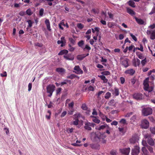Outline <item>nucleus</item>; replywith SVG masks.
I'll use <instances>...</instances> for the list:
<instances>
[{"mask_svg": "<svg viewBox=\"0 0 155 155\" xmlns=\"http://www.w3.org/2000/svg\"><path fill=\"white\" fill-rule=\"evenodd\" d=\"M106 137L105 133H101L99 131L92 132L91 134V139L94 141H97L101 139H104Z\"/></svg>", "mask_w": 155, "mask_h": 155, "instance_id": "f257e3e1", "label": "nucleus"}, {"mask_svg": "<svg viewBox=\"0 0 155 155\" xmlns=\"http://www.w3.org/2000/svg\"><path fill=\"white\" fill-rule=\"evenodd\" d=\"M55 86L52 84H50L47 86V92L49 94L48 95V97H51V96L53 92L55 90Z\"/></svg>", "mask_w": 155, "mask_h": 155, "instance_id": "f03ea898", "label": "nucleus"}, {"mask_svg": "<svg viewBox=\"0 0 155 155\" xmlns=\"http://www.w3.org/2000/svg\"><path fill=\"white\" fill-rule=\"evenodd\" d=\"M153 113V110L150 107L144 108L143 109L142 111V115L146 116L149 115Z\"/></svg>", "mask_w": 155, "mask_h": 155, "instance_id": "7ed1b4c3", "label": "nucleus"}, {"mask_svg": "<svg viewBox=\"0 0 155 155\" xmlns=\"http://www.w3.org/2000/svg\"><path fill=\"white\" fill-rule=\"evenodd\" d=\"M149 126V123L146 119L143 120L141 122V127L143 128L147 129L148 128Z\"/></svg>", "mask_w": 155, "mask_h": 155, "instance_id": "20e7f679", "label": "nucleus"}, {"mask_svg": "<svg viewBox=\"0 0 155 155\" xmlns=\"http://www.w3.org/2000/svg\"><path fill=\"white\" fill-rule=\"evenodd\" d=\"M143 95L140 93H135L133 95L134 99L137 100H141L143 99Z\"/></svg>", "mask_w": 155, "mask_h": 155, "instance_id": "39448f33", "label": "nucleus"}, {"mask_svg": "<svg viewBox=\"0 0 155 155\" xmlns=\"http://www.w3.org/2000/svg\"><path fill=\"white\" fill-rule=\"evenodd\" d=\"M140 151V148L138 146H135L134 148L132 149L131 153L132 155H138Z\"/></svg>", "mask_w": 155, "mask_h": 155, "instance_id": "423d86ee", "label": "nucleus"}, {"mask_svg": "<svg viewBox=\"0 0 155 155\" xmlns=\"http://www.w3.org/2000/svg\"><path fill=\"white\" fill-rule=\"evenodd\" d=\"M130 148H124L122 149H120L121 153L125 155H128L130 152Z\"/></svg>", "mask_w": 155, "mask_h": 155, "instance_id": "0eeeda50", "label": "nucleus"}, {"mask_svg": "<svg viewBox=\"0 0 155 155\" xmlns=\"http://www.w3.org/2000/svg\"><path fill=\"white\" fill-rule=\"evenodd\" d=\"M139 139L137 136H134L130 139V143L132 144H134L138 141Z\"/></svg>", "mask_w": 155, "mask_h": 155, "instance_id": "6e6552de", "label": "nucleus"}, {"mask_svg": "<svg viewBox=\"0 0 155 155\" xmlns=\"http://www.w3.org/2000/svg\"><path fill=\"white\" fill-rule=\"evenodd\" d=\"M129 60L128 58H125L122 61V65L125 68H127L129 66L128 62Z\"/></svg>", "mask_w": 155, "mask_h": 155, "instance_id": "1a4fd4ad", "label": "nucleus"}, {"mask_svg": "<svg viewBox=\"0 0 155 155\" xmlns=\"http://www.w3.org/2000/svg\"><path fill=\"white\" fill-rule=\"evenodd\" d=\"M64 57L67 60L72 61L74 59V56L71 54H68L67 55H64Z\"/></svg>", "mask_w": 155, "mask_h": 155, "instance_id": "9d476101", "label": "nucleus"}, {"mask_svg": "<svg viewBox=\"0 0 155 155\" xmlns=\"http://www.w3.org/2000/svg\"><path fill=\"white\" fill-rule=\"evenodd\" d=\"M142 151L143 152L142 154V155H150L149 152L146 147H142Z\"/></svg>", "mask_w": 155, "mask_h": 155, "instance_id": "9b49d317", "label": "nucleus"}, {"mask_svg": "<svg viewBox=\"0 0 155 155\" xmlns=\"http://www.w3.org/2000/svg\"><path fill=\"white\" fill-rule=\"evenodd\" d=\"M74 69L77 71L78 74H82L83 73V71L80 69L79 66H76L74 68Z\"/></svg>", "mask_w": 155, "mask_h": 155, "instance_id": "f8f14e48", "label": "nucleus"}, {"mask_svg": "<svg viewBox=\"0 0 155 155\" xmlns=\"http://www.w3.org/2000/svg\"><path fill=\"white\" fill-rule=\"evenodd\" d=\"M90 123L87 122L85 124V125L84 126V128L85 129L88 130H91V127Z\"/></svg>", "mask_w": 155, "mask_h": 155, "instance_id": "ddd939ff", "label": "nucleus"}, {"mask_svg": "<svg viewBox=\"0 0 155 155\" xmlns=\"http://www.w3.org/2000/svg\"><path fill=\"white\" fill-rule=\"evenodd\" d=\"M147 143L150 145L153 146L154 144V142L153 140L150 137H149L148 138V140H147Z\"/></svg>", "mask_w": 155, "mask_h": 155, "instance_id": "4468645a", "label": "nucleus"}, {"mask_svg": "<svg viewBox=\"0 0 155 155\" xmlns=\"http://www.w3.org/2000/svg\"><path fill=\"white\" fill-rule=\"evenodd\" d=\"M135 71L133 69H130L126 70L125 71V74H129L130 75H133L135 73Z\"/></svg>", "mask_w": 155, "mask_h": 155, "instance_id": "2eb2a0df", "label": "nucleus"}, {"mask_svg": "<svg viewBox=\"0 0 155 155\" xmlns=\"http://www.w3.org/2000/svg\"><path fill=\"white\" fill-rule=\"evenodd\" d=\"M45 23L46 25L47 29L50 31L51 30L50 28V23L49 20L46 19L45 21Z\"/></svg>", "mask_w": 155, "mask_h": 155, "instance_id": "dca6fc26", "label": "nucleus"}, {"mask_svg": "<svg viewBox=\"0 0 155 155\" xmlns=\"http://www.w3.org/2000/svg\"><path fill=\"white\" fill-rule=\"evenodd\" d=\"M127 12L131 15H134L136 14L134 11L129 8H127Z\"/></svg>", "mask_w": 155, "mask_h": 155, "instance_id": "f3484780", "label": "nucleus"}, {"mask_svg": "<svg viewBox=\"0 0 155 155\" xmlns=\"http://www.w3.org/2000/svg\"><path fill=\"white\" fill-rule=\"evenodd\" d=\"M56 71L60 74H64L65 72V70L62 68H58L56 69Z\"/></svg>", "mask_w": 155, "mask_h": 155, "instance_id": "a211bd4d", "label": "nucleus"}, {"mask_svg": "<svg viewBox=\"0 0 155 155\" xmlns=\"http://www.w3.org/2000/svg\"><path fill=\"white\" fill-rule=\"evenodd\" d=\"M135 20L140 25H143L144 24V22L143 20L140 18H138L135 17Z\"/></svg>", "mask_w": 155, "mask_h": 155, "instance_id": "6ab92c4d", "label": "nucleus"}, {"mask_svg": "<svg viewBox=\"0 0 155 155\" xmlns=\"http://www.w3.org/2000/svg\"><path fill=\"white\" fill-rule=\"evenodd\" d=\"M136 54L139 58L141 59H143L144 58V57L143 56V54L140 52H136Z\"/></svg>", "mask_w": 155, "mask_h": 155, "instance_id": "aec40b11", "label": "nucleus"}, {"mask_svg": "<svg viewBox=\"0 0 155 155\" xmlns=\"http://www.w3.org/2000/svg\"><path fill=\"white\" fill-rule=\"evenodd\" d=\"M68 51L66 50H63L61 51L58 54L59 55H62L63 54H66L68 53Z\"/></svg>", "mask_w": 155, "mask_h": 155, "instance_id": "412c9836", "label": "nucleus"}, {"mask_svg": "<svg viewBox=\"0 0 155 155\" xmlns=\"http://www.w3.org/2000/svg\"><path fill=\"white\" fill-rule=\"evenodd\" d=\"M128 4L129 5L133 8H135V2L132 0H130L128 2Z\"/></svg>", "mask_w": 155, "mask_h": 155, "instance_id": "4be33fe9", "label": "nucleus"}, {"mask_svg": "<svg viewBox=\"0 0 155 155\" xmlns=\"http://www.w3.org/2000/svg\"><path fill=\"white\" fill-rule=\"evenodd\" d=\"M114 91L113 93V94H115L116 96H117L119 94V90L116 87L114 88Z\"/></svg>", "mask_w": 155, "mask_h": 155, "instance_id": "5701e85b", "label": "nucleus"}, {"mask_svg": "<svg viewBox=\"0 0 155 155\" xmlns=\"http://www.w3.org/2000/svg\"><path fill=\"white\" fill-rule=\"evenodd\" d=\"M84 44V41L82 40H81L78 43V46L82 48H83V45Z\"/></svg>", "mask_w": 155, "mask_h": 155, "instance_id": "b1692460", "label": "nucleus"}, {"mask_svg": "<svg viewBox=\"0 0 155 155\" xmlns=\"http://www.w3.org/2000/svg\"><path fill=\"white\" fill-rule=\"evenodd\" d=\"M84 58L85 56H84V54L78 55L77 57L78 60L80 61L82 60Z\"/></svg>", "mask_w": 155, "mask_h": 155, "instance_id": "393cba45", "label": "nucleus"}, {"mask_svg": "<svg viewBox=\"0 0 155 155\" xmlns=\"http://www.w3.org/2000/svg\"><path fill=\"white\" fill-rule=\"evenodd\" d=\"M137 49L140 50V51H143V46L142 45H140V48H138V47L135 48L134 47V49L133 51V52H134Z\"/></svg>", "mask_w": 155, "mask_h": 155, "instance_id": "a878e982", "label": "nucleus"}, {"mask_svg": "<svg viewBox=\"0 0 155 155\" xmlns=\"http://www.w3.org/2000/svg\"><path fill=\"white\" fill-rule=\"evenodd\" d=\"M143 85L144 86V89L145 90H147L149 89V85L148 82H145L143 81Z\"/></svg>", "mask_w": 155, "mask_h": 155, "instance_id": "bb28decb", "label": "nucleus"}, {"mask_svg": "<svg viewBox=\"0 0 155 155\" xmlns=\"http://www.w3.org/2000/svg\"><path fill=\"white\" fill-rule=\"evenodd\" d=\"M150 38L152 40H154L155 39V30L153 31L151 33Z\"/></svg>", "mask_w": 155, "mask_h": 155, "instance_id": "cd10ccee", "label": "nucleus"}, {"mask_svg": "<svg viewBox=\"0 0 155 155\" xmlns=\"http://www.w3.org/2000/svg\"><path fill=\"white\" fill-rule=\"evenodd\" d=\"M26 14L29 16L31 15L33 13L30 8L28 9L26 11Z\"/></svg>", "mask_w": 155, "mask_h": 155, "instance_id": "c85d7f7f", "label": "nucleus"}, {"mask_svg": "<svg viewBox=\"0 0 155 155\" xmlns=\"http://www.w3.org/2000/svg\"><path fill=\"white\" fill-rule=\"evenodd\" d=\"M76 77H77L78 79L79 78L78 77H77V76L74 74H71L70 75L68 76L67 78H70L71 79H73Z\"/></svg>", "mask_w": 155, "mask_h": 155, "instance_id": "c756f323", "label": "nucleus"}, {"mask_svg": "<svg viewBox=\"0 0 155 155\" xmlns=\"http://www.w3.org/2000/svg\"><path fill=\"white\" fill-rule=\"evenodd\" d=\"M146 147L147 149L149 150L150 153H153V149L149 145H147Z\"/></svg>", "mask_w": 155, "mask_h": 155, "instance_id": "7c9ffc66", "label": "nucleus"}, {"mask_svg": "<svg viewBox=\"0 0 155 155\" xmlns=\"http://www.w3.org/2000/svg\"><path fill=\"white\" fill-rule=\"evenodd\" d=\"M81 108L84 110H88V108L87 107L85 104H82V105Z\"/></svg>", "mask_w": 155, "mask_h": 155, "instance_id": "2f4dec72", "label": "nucleus"}, {"mask_svg": "<svg viewBox=\"0 0 155 155\" xmlns=\"http://www.w3.org/2000/svg\"><path fill=\"white\" fill-rule=\"evenodd\" d=\"M101 74L104 75H108L110 74V73L108 71H106L102 72Z\"/></svg>", "mask_w": 155, "mask_h": 155, "instance_id": "473e14b6", "label": "nucleus"}, {"mask_svg": "<svg viewBox=\"0 0 155 155\" xmlns=\"http://www.w3.org/2000/svg\"><path fill=\"white\" fill-rule=\"evenodd\" d=\"M111 96V94L110 92H108L105 94L104 97L106 99H108Z\"/></svg>", "mask_w": 155, "mask_h": 155, "instance_id": "72a5a7b5", "label": "nucleus"}, {"mask_svg": "<svg viewBox=\"0 0 155 155\" xmlns=\"http://www.w3.org/2000/svg\"><path fill=\"white\" fill-rule=\"evenodd\" d=\"M110 154L111 155H117V151L114 150H112L110 152Z\"/></svg>", "mask_w": 155, "mask_h": 155, "instance_id": "f704fd0d", "label": "nucleus"}, {"mask_svg": "<svg viewBox=\"0 0 155 155\" xmlns=\"http://www.w3.org/2000/svg\"><path fill=\"white\" fill-rule=\"evenodd\" d=\"M57 43L58 44H61V47H63L65 45V44L64 43V41H63L58 40L57 41Z\"/></svg>", "mask_w": 155, "mask_h": 155, "instance_id": "c9c22d12", "label": "nucleus"}, {"mask_svg": "<svg viewBox=\"0 0 155 155\" xmlns=\"http://www.w3.org/2000/svg\"><path fill=\"white\" fill-rule=\"evenodd\" d=\"M27 22L28 23V27H31L32 26L33 22L30 20H28L27 21Z\"/></svg>", "mask_w": 155, "mask_h": 155, "instance_id": "e433bc0d", "label": "nucleus"}, {"mask_svg": "<svg viewBox=\"0 0 155 155\" xmlns=\"http://www.w3.org/2000/svg\"><path fill=\"white\" fill-rule=\"evenodd\" d=\"M154 13H155V4H154V6H153L151 12L149 13V15H151Z\"/></svg>", "mask_w": 155, "mask_h": 155, "instance_id": "4c0bfd02", "label": "nucleus"}, {"mask_svg": "<svg viewBox=\"0 0 155 155\" xmlns=\"http://www.w3.org/2000/svg\"><path fill=\"white\" fill-rule=\"evenodd\" d=\"M114 99H112L110 101L108 104L109 106H112L114 105Z\"/></svg>", "mask_w": 155, "mask_h": 155, "instance_id": "58836bf2", "label": "nucleus"}, {"mask_svg": "<svg viewBox=\"0 0 155 155\" xmlns=\"http://www.w3.org/2000/svg\"><path fill=\"white\" fill-rule=\"evenodd\" d=\"M147 63L146 58H145L143 60L141 61V63L143 66H144Z\"/></svg>", "mask_w": 155, "mask_h": 155, "instance_id": "ea45409f", "label": "nucleus"}, {"mask_svg": "<svg viewBox=\"0 0 155 155\" xmlns=\"http://www.w3.org/2000/svg\"><path fill=\"white\" fill-rule=\"evenodd\" d=\"M106 127L105 125H101L98 128H96V129L98 130H100L101 129H103Z\"/></svg>", "mask_w": 155, "mask_h": 155, "instance_id": "a19ab883", "label": "nucleus"}, {"mask_svg": "<svg viewBox=\"0 0 155 155\" xmlns=\"http://www.w3.org/2000/svg\"><path fill=\"white\" fill-rule=\"evenodd\" d=\"M69 41H70L71 43L73 45H74L75 44V41L72 38H69Z\"/></svg>", "mask_w": 155, "mask_h": 155, "instance_id": "79ce46f5", "label": "nucleus"}, {"mask_svg": "<svg viewBox=\"0 0 155 155\" xmlns=\"http://www.w3.org/2000/svg\"><path fill=\"white\" fill-rule=\"evenodd\" d=\"M130 35L132 38V39L135 41H137V39L136 38V37L132 33H130Z\"/></svg>", "mask_w": 155, "mask_h": 155, "instance_id": "37998d69", "label": "nucleus"}, {"mask_svg": "<svg viewBox=\"0 0 155 155\" xmlns=\"http://www.w3.org/2000/svg\"><path fill=\"white\" fill-rule=\"evenodd\" d=\"M150 130L152 134H155V127H150Z\"/></svg>", "mask_w": 155, "mask_h": 155, "instance_id": "c03bdc74", "label": "nucleus"}, {"mask_svg": "<svg viewBox=\"0 0 155 155\" xmlns=\"http://www.w3.org/2000/svg\"><path fill=\"white\" fill-rule=\"evenodd\" d=\"M69 82L70 83H71V81L68 80H65L63 82H62L61 83V86L64 85V84H66L67 82Z\"/></svg>", "mask_w": 155, "mask_h": 155, "instance_id": "a18cd8bd", "label": "nucleus"}, {"mask_svg": "<svg viewBox=\"0 0 155 155\" xmlns=\"http://www.w3.org/2000/svg\"><path fill=\"white\" fill-rule=\"evenodd\" d=\"M78 27L80 29H82L84 28L83 25L81 23H78L77 25Z\"/></svg>", "mask_w": 155, "mask_h": 155, "instance_id": "49530a36", "label": "nucleus"}, {"mask_svg": "<svg viewBox=\"0 0 155 155\" xmlns=\"http://www.w3.org/2000/svg\"><path fill=\"white\" fill-rule=\"evenodd\" d=\"M93 121L94 123H97V124H99L100 122V120H99L97 119L96 118L93 119Z\"/></svg>", "mask_w": 155, "mask_h": 155, "instance_id": "de8ad7c7", "label": "nucleus"}, {"mask_svg": "<svg viewBox=\"0 0 155 155\" xmlns=\"http://www.w3.org/2000/svg\"><path fill=\"white\" fill-rule=\"evenodd\" d=\"M153 87H153V85L152 86L150 87H149V89L148 90H146V91H148L149 92H151L153 91Z\"/></svg>", "mask_w": 155, "mask_h": 155, "instance_id": "09e8293b", "label": "nucleus"}, {"mask_svg": "<svg viewBox=\"0 0 155 155\" xmlns=\"http://www.w3.org/2000/svg\"><path fill=\"white\" fill-rule=\"evenodd\" d=\"M78 119H76L75 120L73 121V124L74 125H77L78 124Z\"/></svg>", "mask_w": 155, "mask_h": 155, "instance_id": "8fccbe9b", "label": "nucleus"}, {"mask_svg": "<svg viewBox=\"0 0 155 155\" xmlns=\"http://www.w3.org/2000/svg\"><path fill=\"white\" fill-rule=\"evenodd\" d=\"M84 50L85 49H86L89 51L91 49V48L90 47H89L87 45H85V47L83 48Z\"/></svg>", "mask_w": 155, "mask_h": 155, "instance_id": "3c124183", "label": "nucleus"}, {"mask_svg": "<svg viewBox=\"0 0 155 155\" xmlns=\"http://www.w3.org/2000/svg\"><path fill=\"white\" fill-rule=\"evenodd\" d=\"M120 122L124 124H127L126 120L124 119H121Z\"/></svg>", "mask_w": 155, "mask_h": 155, "instance_id": "603ef678", "label": "nucleus"}, {"mask_svg": "<svg viewBox=\"0 0 155 155\" xmlns=\"http://www.w3.org/2000/svg\"><path fill=\"white\" fill-rule=\"evenodd\" d=\"M39 15L40 16H42L43 15L44 13V9L41 8L39 11Z\"/></svg>", "mask_w": 155, "mask_h": 155, "instance_id": "864d4df0", "label": "nucleus"}, {"mask_svg": "<svg viewBox=\"0 0 155 155\" xmlns=\"http://www.w3.org/2000/svg\"><path fill=\"white\" fill-rule=\"evenodd\" d=\"M133 114V112H130V113H127L126 115H125L124 117H129L130 116L132 115Z\"/></svg>", "mask_w": 155, "mask_h": 155, "instance_id": "5fc2aeb1", "label": "nucleus"}, {"mask_svg": "<svg viewBox=\"0 0 155 155\" xmlns=\"http://www.w3.org/2000/svg\"><path fill=\"white\" fill-rule=\"evenodd\" d=\"M133 63L134 66L136 67L137 65L136 60L135 58H134L133 60Z\"/></svg>", "mask_w": 155, "mask_h": 155, "instance_id": "6e6d98bb", "label": "nucleus"}, {"mask_svg": "<svg viewBox=\"0 0 155 155\" xmlns=\"http://www.w3.org/2000/svg\"><path fill=\"white\" fill-rule=\"evenodd\" d=\"M120 81L121 83L122 84H123L125 82V79L124 78L121 77L120 78Z\"/></svg>", "mask_w": 155, "mask_h": 155, "instance_id": "4d7b16f0", "label": "nucleus"}, {"mask_svg": "<svg viewBox=\"0 0 155 155\" xmlns=\"http://www.w3.org/2000/svg\"><path fill=\"white\" fill-rule=\"evenodd\" d=\"M104 92L103 91H101L99 92L97 94V97L99 98V96L101 94H102L104 93Z\"/></svg>", "mask_w": 155, "mask_h": 155, "instance_id": "13d9d810", "label": "nucleus"}, {"mask_svg": "<svg viewBox=\"0 0 155 155\" xmlns=\"http://www.w3.org/2000/svg\"><path fill=\"white\" fill-rule=\"evenodd\" d=\"M117 122L115 120L113 121V122L111 123V124L112 125H114L115 126H116L117 125Z\"/></svg>", "mask_w": 155, "mask_h": 155, "instance_id": "bf43d9fd", "label": "nucleus"}, {"mask_svg": "<svg viewBox=\"0 0 155 155\" xmlns=\"http://www.w3.org/2000/svg\"><path fill=\"white\" fill-rule=\"evenodd\" d=\"M32 88V84L31 83H29L28 85V91H30L31 90Z\"/></svg>", "mask_w": 155, "mask_h": 155, "instance_id": "052dcab7", "label": "nucleus"}, {"mask_svg": "<svg viewBox=\"0 0 155 155\" xmlns=\"http://www.w3.org/2000/svg\"><path fill=\"white\" fill-rule=\"evenodd\" d=\"M66 114H67V112L66 111H63L61 114V117H64L66 115Z\"/></svg>", "mask_w": 155, "mask_h": 155, "instance_id": "680f3d73", "label": "nucleus"}, {"mask_svg": "<svg viewBox=\"0 0 155 155\" xmlns=\"http://www.w3.org/2000/svg\"><path fill=\"white\" fill-rule=\"evenodd\" d=\"M19 14L21 16H23L25 15V12L24 11H21Z\"/></svg>", "mask_w": 155, "mask_h": 155, "instance_id": "e2e57ef3", "label": "nucleus"}, {"mask_svg": "<svg viewBox=\"0 0 155 155\" xmlns=\"http://www.w3.org/2000/svg\"><path fill=\"white\" fill-rule=\"evenodd\" d=\"M7 73L6 71L4 72L3 74L1 73L0 74V75L2 77H6L7 76Z\"/></svg>", "mask_w": 155, "mask_h": 155, "instance_id": "0e129e2a", "label": "nucleus"}, {"mask_svg": "<svg viewBox=\"0 0 155 155\" xmlns=\"http://www.w3.org/2000/svg\"><path fill=\"white\" fill-rule=\"evenodd\" d=\"M108 14L109 15V17L111 19H113V15L112 14L109 12H108Z\"/></svg>", "mask_w": 155, "mask_h": 155, "instance_id": "69168bd1", "label": "nucleus"}, {"mask_svg": "<svg viewBox=\"0 0 155 155\" xmlns=\"http://www.w3.org/2000/svg\"><path fill=\"white\" fill-rule=\"evenodd\" d=\"M98 77H100L101 80H104L106 78L105 77L104 75H98Z\"/></svg>", "mask_w": 155, "mask_h": 155, "instance_id": "338daca9", "label": "nucleus"}, {"mask_svg": "<svg viewBox=\"0 0 155 155\" xmlns=\"http://www.w3.org/2000/svg\"><path fill=\"white\" fill-rule=\"evenodd\" d=\"M88 89L90 91H93L94 88L92 86H90L88 87Z\"/></svg>", "mask_w": 155, "mask_h": 155, "instance_id": "774afa93", "label": "nucleus"}]
</instances>
